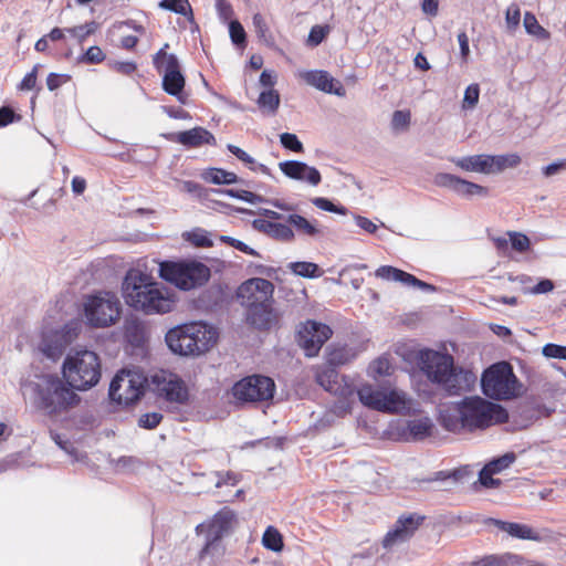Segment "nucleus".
<instances>
[{
    "instance_id": "1",
    "label": "nucleus",
    "mask_w": 566,
    "mask_h": 566,
    "mask_svg": "<svg viewBox=\"0 0 566 566\" xmlns=\"http://www.w3.org/2000/svg\"><path fill=\"white\" fill-rule=\"evenodd\" d=\"M441 426L451 432L484 430L505 423L509 413L501 405L481 397H465L460 402L447 406L440 411Z\"/></svg>"
},
{
    "instance_id": "2",
    "label": "nucleus",
    "mask_w": 566,
    "mask_h": 566,
    "mask_svg": "<svg viewBox=\"0 0 566 566\" xmlns=\"http://www.w3.org/2000/svg\"><path fill=\"white\" fill-rule=\"evenodd\" d=\"M122 295L129 307L147 315L166 314L175 307L172 294L149 274L137 269L127 271Z\"/></svg>"
},
{
    "instance_id": "3",
    "label": "nucleus",
    "mask_w": 566,
    "mask_h": 566,
    "mask_svg": "<svg viewBox=\"0 0 566 566\" xmlns=\"http://www.w3.org/2000/svg\"><path fill=\"white\" fill-rule=\"evenodd\" d=\"M413 361L430 384L443 389L448 395L457 396L465 389L461 382L462 368L455 366L453 356L444 348H421L415 352Z\"/></svg>"
},
{
    "instance_id": "4",
    "label": "nucleus",
    "mask_w": 566,
    "mask_h": 566,
    "mask_svg": "<svg viewBox=\"0 0 566 566\" xmlns=\"http://www.w3.org/2000/svg\"><path fill=\"white\" fill-rule=\"evenodd\" d=\"M218 331L202 322H191L170 328L166 343L171 352L181 356H199L211 349L218 340Z\"/></svg>"
},
{
    "instance_id": "5",
    "label": "nucleus",
    "mask_w": 566,
    "mask_h": 566,
    "mask_svg": "<svg viewBox=\"0 0 566 566\" xmlns=\"http://www.w3.org/2000/svg\"><path fill=\"white\" fill-rule=\"evenodd\" d=\"M74 390L57 376H43L33 387L34 406L50 417L67 412L81 401Z\"/></svg>"
},
{
    "instance_id": "6",
    "label": "nucleus",
    "mask_w": 566,
    "mask_h": 566,
    "mask_svg": "<svg viewBox=\"0 0 566 566\" xmlns=\"http://www.w3.org/2000/svg\"><path fill=\"white\" fill-rule=\"evenodd\" d=\"M62 375L72 389L88 390L101 380V358L95 352L88 349L71 352L62 364Z\"/></svg>"
},
{
    "instance_id": "7",
    "label": "nucleus",
    "mask_w": 566,
    "mask_h": 566,
    "mask_svg": "<svg viewBox=\"0 0 566 566\" xmlns=\"http://www.w3.org/2000/svg\"><path fill=\"white\" fill-rule=\"evenodd\" d=\"M159 276L181 291H190L205 285L211 271L196 260L163 261L159 264Z\"/></svg>"
},
{
    "instance_id": "8",
    "label": "nucleus",
    "mask_w": 566,
    "mask_h": 566,
    "mask_svg": "<svg viewBox=\"0 0 566 566\" xmlns=\"http://www.w3.org/2000/svg\"><path fill=\"white\" fill-rule=\"evenodd\" d=\"M481 385L483 394L495 400L512 399L518 391V380L506 361L490 366L482 375Z\"/></svg>"
},
{
    "instance_id": "9",
    "label": "nucleus",
    "mask_w": 566,
    "mask_h": 566,
    "mask_svg": "<svg viewBox=\"0 0 566 566\" xmlns=\"http://www.w3.org/2000/svg\"><path fill=\"white\" fill-rule=\"evenodd\" d=\"M120 312L118 297L109 292L90 295L84 302V316L93 327L103 328L115 324Z\"/></svg>"
},
{
    "instance_id": "10",
    "label": "nucleus",
    "mask_w": 566,
    "mask_h": 566,
    "mask_svg": "<svg viewBox=\"0 0 566 566\" xmlns=\"http://www.w3.org/2000/svg\"><path fill=\"white\" fill-rule=\"evenodd\" d=\"M357 395L365 407L385 413H398L407 407L406 395L397 389L364 384Z\"/></svg>"
},
{
    "instance_id": "11",
    "label": "nucleus",
    "mask_w": 566,
    "mask_h": 566,
    "mask_svg": "<svg viewBox=\"0 0 566 566\" xmlns=\"http://www.w3.org/2000/svg\"><path fill=\"white\" fill-rule=\"evenodd\" d=\"M147 377L139 370H120L109 385L108 395L118 405L130 406L145 394Z\"/></svg>"
},
{
    "instance_id": "12",
    "label": "nucleus",
    "mask_w": 566,
    "mask_h": 566,
    "mask_svg": "<svg viewBox=\"0 0 566 566\" xmlns=\"http://www.w3.org/2000/svg\"><path fill=\"white\" fill-rule=\"evenodd\" d=\"M166 43L153 59L155 69L163 73V90L172 96H179L185 88L186 80L180 70V64L175 54L167 52Z\"/></svg>"
},
{
    "instance_id": "13",
    "label": "nucleus",
    "mask_w": 566,
    "mask_h": 566,
    "mask_svg": "<svg viewBox=\"0 0 566 566\" xmlns=\"http://www.w3.org/2000/svg\"><path fill=\"white\" fill-rule=\"evenodd\" d=\"M275 384L272 378L263 375L247 376L237 381L232 396L242 402H262L273 398Z\"/></svg>"
},
{
    "instance_id": "14",
    "label": "nucleus",
    "mask_w": 566,
    "mask_h": 566,
    "mask_svg": "<svg viewBox=\"0 0 566 566\" xmlns=\"http://www.w3.org/2000/svg\"><path fill=\"white\" fill-rule=\"evenodd\" d=\"M237 514L228 506L222 507L218 511L208 523L199 524L196 527L197 534L206 532L207 541L200 552V558H203L210 551V548L222 539L223 536L228 535L237 524Z\"/></svg>"
},
{
    "instance_id": "15",
    "label": "nucleus",
    "mask_w": 566,
    "mask_h": 566,
    "mask_svg": "<svg viewBox=\"0 0 566 566\" xmlns=\"http://www.w3.org/2000/svg\"><path fill=\"white\" fill-rule=\"evenodd\" d=\"M154 391L169 402L184 405L189 392L185 381L176 374L160 369L151 376Z\"/></svg>"
},
{
    "instance_id": "16",
    "label": "nucleus",
    "mask_w": 566,
    "mask_h": 566,
    "mask_svg": "<svg viewBox=\"0 0 566 566\" xmlns=\"http://www.w3.org/2000/svg\"><path fill=\"white\" fill-rule=\"evenodd\" d=\"M332 335L333 331L328 325L308 319L297 331V343L306 356L315 357Z\"/></svg>"
},
{
    "instance_id": "17",
    "label": "nucleus",
    "mask_w": 566,
    "mask_h": 566,
    "mask_svg": "<svg viewBox=\"0 0 566 566\" xmlns=\"http://www.w3.org/2000/svg\"><path fill=\"white\" fill-rule=\"evenodd\" d=\"M274 284L262 277H252L238 287L237 296L245 308L266 302H274Z\"/></svg>"
},
{
    "instance_id": "18",
    "label": "nucleus",
    "mask_w": 566,
    "mask_h": 566,
    "mask_svg": "<svg viewBox=\"0 0 566 566\" xmlns=\"http://www.w3.org/2000/svg\"><path fill=\"white\" fill-rule=\"evenodd\" d=\"M424 521L426 516L419 513L401 514L394 527L384 536L381 542L382 547L391 548L397 544L407 542L415 535Z\"/></svg>"
},
{
    "instance_id": "19",
    "label": "nucleus",
    "mask_w": 566,
    "mask_h": 566,
    "mask_svg": "<svg viewBox=\"0 0 566 566\" xmlns=\"http://www.w3.org/2000/svg\"><path fill=\"white\" fill-rule=\"evenodd\" d=\"M316 382L326 391L343 398L348 399L355 392L353 381L340 375L335 368L331 366L317 367L315 371Z\"/></svg>"
},
{
    "instance_id": "20",
    "label": "nucleus",
    "mask_w": 566,
    "mask_h": 566,
    "mask_svg": "<svg viewBox=\"0 0 566 566\" xmlns=\"http://www.w3.org/2000/svg\"><path fill=\"white\" fill-rule=\"evenodd\" d=\"M247 322L260 331H270L276 327L280 322V315L274 308V302H266L247 308Z\"/></svg>"
},
{
    "instance_id": "21",
    "label": "nucleus",
    "mask_w": 566,
    "mask_h": 566,
    "mask_svg": "<svg viewBox=\"0 0 566 566\" xmlns=\"http://www.w3.org/2000/svg\"><path fill=\"white\" fill-rule=\"evenodd\" d=\"M280 170L289 178L305 180L312 186L322 181L321 172L315 167H310L303 161L286 160L279 164Z\"/></svg>"
},
{
    "instance_id": "22",
    "label": "nucleus",
    "mask_w": 566,
    "mask_h": 566,
    "mask_svg": "<svg viewBox=\"0 0 566 566\" xmlns=\"http://www.w3.org/2000/svg\"><path fill=\"white\" fill-rule=\"evenodd\" d=\"M375 275L386 281L400 282L405 285L419 287L421 290H434V287L431 284H428L417 279L415 275L391 265H382L378 268L375 272Z\"/></svg>"
},
{
    "instance_id": "23",
    "label": "nucleus",
    "mask_w": 566,
    "mask_h": 566,
    "mask_svg": "<svg viewBox=\"0 0 566 566\" xmlns=\"http://www.w3.org/2000/svg\"><path fill=\"white\" fill-rule=\"evenodd\" d=\"M304 78L310 85L322 92L340 97L346 95V90L342 83L332 77L326 71H310L305 74Z\"/></svg>"
},
{
    "instance_id": "24",
    "label": "nucleus",
    "mask_w": 566,
    "mask_h": 566,
    "mask_svg": "<svg viewBox=\"0 0 566 566\" xmlns=\"http://www.w3.org/2000/svg\"><path fill=\"white\" fill-rule=\"evenodd\" d=\"M175 142L189 147L197 148L202 145H216L214 136L203 127H195L176 134Z\"/></svg>"
},
{
    "instance_id": "25",
    "label": "nucleus",
    "mask_w": 566,
    "mask_h": 566,
    "mask_svg": "<svg viewBox=\"0 0 566 566\" xmlns=\"http://www.w3.org/2000/svg\"><path fill=\"white\" fill-rule=\"evenodd\" d=\"M253 227L275 240L290 242L294 239V232L287 224L266 219H256L253 221Z\"/></svg>"
},
{
    "instance_id": "26",
    "label": "nucleus",
    "mask_w": 566,
    "mask_h": 566,
    "mask_svg": "<svg viewBox=\"0 0 566 566\" xmlns=\"http://www.w3.org/2000/svg\"><path fill=\"white\" fill-rule=\"evenodd\" d=\"M124 337L130 346L144 348L149 337L148 327L139 319H129L124 326Z\"/></svg>"
},
{
    "instance_id": "27",
    "label": "nucleus",
    "mask_w": 566,
    "mask_h": 566,
    "mask_svg": "<svg viewBox=\"0 0 566 566\" xmlns=\"http://www.w3.org/2000/svg\"><path fill=\"white\" fill-rule=\"evenodd\" d=\"M457 167L465 171L491 174L492 169L489 161V155H473L452 159Z\"/></svg>"
},
{
    "instance_id": "28",
    "label": "nucleus",
    "mask_w": 566,
    "mask_h": 566,
    "mask_svg": "<svg viewBox=\"0 0 566 566\" xmlns=\"http://www.w3.org/2000/svg\"><path fill=\"white\" fill-rule=\"evenodd\" d=\"M356 357V352L346 345H329L326 348V361L335 368L350 363Z\"/></svg>"
},
{
    "instance_id": "29",
    "label": "nucleus",
    "mask_w": 566,
    "mask_h": 566,
    "mask_svg": "<svg viewBox=\"0 0 566 566\" xmlns=\"http://www.w3.org/2000/svg\"><path fill=\"white\" fill-rule=\"evenodd\" d=\"M492 524L497 526L503 532H506L513 537L522 538V539H531L534 538V532L531 527L525 524L514 523V522H504L501 520H491Z\"/></svg>"
},
{
    "instance_id": "30",
    "label": "nucleus",
    "mask_w": 566,
    "mask_h": 566,
    "mask_svg": "<svg viewBox=\"0 0 566 566\" xmlns=\"http://www.w3.org/2000/svg\"><path fill=\"white\" fill-rule=\"evenodd\" d=\"M252 23L259 41L269 48H273L275 45V36L264 17L261 13H255L252 18Z\"/></svg>"
},
{
    "instance_id": "31",
    "label": "nucleus",
    "mask_w": 566,
    "mask_h": 566,
    "mask_svg": "<svg viewBox=\"0 0 566 566\" xmlns=\"http://www.w3.org/2000/svg\"><path fill=\"white\" fill-rule=\"evenodd\" d=\"M491 174L501 172L506 168H514L520 165L521 157L516 154L489 155Z\"/></svg>"
},
{
    "instance_id": "32",
    "label": "nucleus",
    "mask_w": 566,
    "mask_h": 566,
    "mask_svg": "<svg viewBox=\"0 0 566 566\" xmlns=\"http://www.w3.org/2000/svg\"><path fill=\"white\" fill-rule=\"evenodd\" d=\"M259 108L266 114L273 115L280 106V94L277 91L270 88L261 92L256 101Z\"/></svg>"
},
{
    "instance_id": "33",
    "label": "nucleus",
    "mask_w": 566,
    "mask_h": 566,
    "mask_svg": "<svg viewBox=\"0 0 566 566\" xmlns=\"http://www.w3.org/2000/svg\"><path fill=\"white\" fill-rule=\"evenodd\" d=\"M202 178L213 185H231L238 181L234 172L221 168H210L202 174Z\"/></svg>"
},
{
    "instance_id": "34",
    "label": "nucleus",
    "mask_w": 566,
    "mask_h": 566,
    "mask_svg": "<svg viewBox=\"0 0 566 566\" xmlns=\"http://www.w3.org/2000/svg\"><path fill=\"white\" fill-rule=\"evenodd\" d=\"M394 371V366L389 359V356L382 355L374 359L368 366V375L374 379L379 377L389 376Z\"/></svg>"
},
{
    "instance_id": "35",
    "label": "nucleus",
    "mask_w": 566,
    "mask_h": 566,
    "mask_svg": "<svg viewBox=\"0 0 566 566\" xmlns=\"http://www.w3.org/2000/svg\"><path fill=\"white\" fill-rule=\"evenodd\" d=\"M286 221L292 224L300 233L308 235V237H316L319 234V229L316 227L315 223L308 221L306 218H304L301 214H290L286 219Z\"/></svg>"
},
{
    "instance_id": "36",
    "label": "nucleus",
    "mask_w": 566,
    "mask_h": 566,
    "mask_svg": "<svg viewBox=\"0 0 566 566\" xmlns=\"http://www.w3.org/2000/svg\"><path fill=\"white\" fill-rule=\"evenodd\" d=\"M523 24L525 28V31L536 36L539 40H548L551 39V33L548 30H546L544 27H542L536 17L532 12H525Z\"/></svg>"
},
{
    "instance_id": "37",
    "label": "nucleus",
    "mask_w": 566,
    "mask_h": 566,
    "mask_svg": "<svg viewBox=\"0 0 566 566\" xmlns=\"http://www.w3.org/2000/svg\"><path fill=\"white\" fill-rule=\"evenodd\" d=\"M99 29V23L96 21H90L81 25L66 28L65 31L75 38L80 44H82L88 36L96 33Z\"/></svg>"
},
{
    "instance_id": "38",
    "label": "nucleus",
    "mask_w": 566,
    "mask_h": 566,
    "mask_svg": "<svg viewBox=\"0 0 566 566\" xmlns=\"http://www.w3.org/2000/svg\"><path fill=\"white\" fill-rule=\"evenodd\" d=\"M262 544L273 552H281L284 546L281 533L273 526L266 527L262 536Z\"/></svg>"
},
{
    "instance_id": "39",
    "label": "nucleus",
    "mask_w": 566,
    "mask_h": 566,
    "mask_svg": "<svg viewBox=\"0 0 566 566\" xmlns=\"http://www.w3.org/2000/svg\"><path fill=\"white\" fill-rule=\"evenodd\" d=\"M161 9L181 14L192 15L191 6L188 0H161L159 2Z\"/></svg>"
},
{
    "instance_id": "40",
    "label": "nucleus",
    "mask_w": 566,
    "mask_h": 566,
    "mask_svg": "<svg viewBox=\"0 0 566 566\" xmlns=\"http://www.w3.org/2000/svg\"><path fill=\"white\" fill-rule=\"evenodd\" d=\"M106 60V54L104 51L97 46H90L82 55L78 56L77 61L82 64H99Z\"/></svg>"
},
{
    "instance_id": "41",
    "label": "nucleus",
    "mask_w": 566,
    "mask_h": 566,
    "mask_svg": "<svg viewBox=\"0 0 566 566\" xmlns=\"http://www.w3.org/2000/svg\"><path fill=\"white\" fill-rule=\"evenodd\" d=\"M455 192L464 197L484 196L488 193V189L483 186L461 178L459 186L455 188Z\"/></svg>"
},
{
    "instance_id": "42",
    "label": "nucleus",
    "mask_w": 566,
    "mask_h": 566,
    "mask_svg": "<svg viewBox=\"0 0 566 566\" xmlns=\"http://www.w3.org/2000/svg\"><path fill=\"white\" fill-rule=\"evenodd\" d=\"M290 269L293 273L303 277H316L319 271L317 264L306 261L292 262Z\"/></svg>"
},
{
    "instance_id": "43",
    "label": "nucleus",
    "mask_w": 566,
    "mask_h": 566,
    "mask_svg": "<svg viewBox=\"0 0 566 566\" xmlns=\"http://www.w3.org/2000/svg\"><path fill=\"white\" fill-rule=\"evenodd\" d=\"M506 234L514 251L525 253L531 249V240L526 234L517 231H507Z\"/></svg>"
},
{
    "instance_id": "44",
    "label": "nucleus",
    "mask_w": 566,
    "mask_h": 566,
    "mask_svg": "<svg viewBox=\"0 0 566 566\" xmlns=\"http://www.w3.org/2000/svg\"><path fill=\"white\" fill-rule=\"evenodd\" d=\"M409 430L415 439H424L431 434L432 424L428 419H419L409 423Z\"/></svg>"
},
{
    "instance_id": "45",
    "label": "nucleus",
    "mask_w": 566,
    "mask_h": 566,
    "mask_svg": "<svg viewBox=\"0 0 566 566\" xmlns=\"http://www.w3.org/2000/svg\"><path fill=\"white\" fill-rule=\"evenodd\" d=\"M185 239L197 248H210L212 247L211 239L207 235V232L201 229L192 230L184 234Z\"/></svg>"
},
{
    "instance_id": "46",
    "label": "nucleus",
    "mask_w": 566,
    "mask_h": 566,
    "mask_svg": "<svg viewBox=\"0 0 566 566\" xmlns=\"http://www.w3.org/2000/svg\"><path fill=\"white\" fill-rule=\"evenodd\" d=\"M411 113L409 109L395 111L391 117V127L394 130H407L410 126Z\"/></svg>"
},
{
    "instance_id": "47",
    "label": "nucleus",
    "mask_w": 566,
    "mask_h": 566,
    "mask_svg": "<svg viewBox=\"0 0 566 566\" xmlns=\"http://www.w3.org/2000/svg\"><path fill=\"white\" fill-rule=\"evenodd\" d=\"M515 454L513 452H509L502 457L492 460L491 462L485 464V467L489 468L491 472L497 474L503 470L507 469L515 461Z\"/></svg>"
},
{
    "instance_id": "48",
    "label": "nucleus",
    "mask_w": 566,
    "mask_h": 566,
    "mask_svg": "<svg viewBox=\"0 0 566 566\" xmlns=\"http://www.w3.org/2000/svg\"><path fill=\"white\" fill-rule=\"evenodd\" d=\"M231 41L238 46H245L247 34L242 24L238 20H231L229 23Z\"/></svg>"
},
{
    "instance_id": "49",
    "label": "nucleus",
    "mask_w": 566,
    "mask_h": 566,
    "mask_svg": "<svg viewBox=\"0 0 566 566\" xmlns=\"http://www.w3.org/2000/svg\"><path fill=\"white\" fill-rule=\"evenodd\" d=\"M460 177L448 174V172H440L434 176V185L438 187L449 188L455 191L457 186H459Z\"/></svg>"
},
{
    "instance_id": "50",
    "label": "nucleus",
    "mask_w": 566,
    "mask_h": 566,
    "mask_svg": "<svg viewBox=\"0 0 566 566\" xmlns=\"http://www.w3.org/2000/svg\"><path fill=\"white\" fill-rule=\"evenodd\" d=\"M281 144L284 148L294 151V153H303L304 147L303 144L300 142L297 136L295 134L291 133H283L280 136Z\"/></svg>"
},
{
    "instance_id": "51",
    "label": "nucleus",
    "mask_w": 566,
    "mask_h": 566,
    "mask_svg": "<svg viewBox=\"0 0 566 566\" xmlns=\"http://www.w3.org/2000/svg\"><path fill=\"white\" fill-rule=\"evenodd\" d=\"M108 67L122 75L129 76L137 71V64L134 61H112L108 63Z\"/></svg>"
},
{
    "instance_id": "52",
    "label": "nucleus",
    "mask_w": 566,
    "mask_h": 566,
    "mask_svg": "<svg viewBox=\"0 0 566 566\" xmlns=\"http://www.w3.org/2000/svg\"><path fill=\"white\" fill-rule=\"evenodd\" d=\"M313 205L324 211L334 212L338 214H346L347 209L343 206H336L327 198L316 197L312 200Z\"/></svg>"
},
{
    "instance_id": "53",
    "label": "nucleus",
    "mask_w": 566,
    "mask_h": 566,
    "mask_svg": "<svg viewBox=\"0 0 566 566\" xmlns=\"http://www.w3.org/2000/svg\"><path fill=\"white\" fill-rule=\"evenodd\" d=\"M471 566H509L507 558L501 555H486L471 563Z\"/></svg>"
},
{
    "instance_id": "54",
    "label": "nucleus",
    "mask_w": 566,
    "mask_h": 566,
    "mask_svg": "<svg viewBox=\"0 0 566 566\" xmlns=\"http://www.w3.org/2000/svg\"><path fill=\"white\" fill-rule=\"evenodd\" d=\"M480 96V87L478 84H471L467 87L464 92L462 107L471 109L475 107L479 102Z\"/></svg>"
},
{
    "instance_id": "55",
    "label": "nucleus",
    "mask_w": 566,
    "mask_h": 566,
    "mask_svg": "<svg viewBox=\"0 0 566 566\" xmlns=\"http://www.w3.org/2000/svg\"><path fill=\"white\" fill-rule=\"evenodd\" d=\"M39 69L40 65L36 64L32 67V70L29 73L24 75V77L18 85V88L20 91H31L36 88Z\"/></svg>"
},
{
    "instance_id": "56",
    "label": "nucleus",
    "mask_w": 566,
    "mask_h": 566,
    "mask_svg": "<svg viewBox=\"0 0 566 566\" xmlns=\"http://www.w3.org/2000/svg\"><path fill=\"white\" fill-rule=\"evenodd\" d=\"M505 21L509 30H515L521 21V9L518 4L512 3L505 13Z\"/></svg>"
},
{
    "instance_id": "57",
    "label": "nucleus",
    "mask_w": 566,
    "mask_h": 566,
    "mask_svg": "<svg viewBox=\"0 0 566 566\" xmlns=\"http://www.w3.org/2000/svg\"><path fill=\"white\" fill-rule=\"evenodd\" d=\"M329 33V27L328 25H314L312 27L310 34H308V43L311 45H318L323 42V40L327 36Z\"/></svg>"
},
{
    "instance_id": "58",
    "label": "nucleus",
    "mask_w": 566,
    "mask_h": 566,
    "mask_svg": "<svg viewBox=\"0 0 566 566\" xmlns=\"http://www.w3.org/2000/svg\"><path fill=\"white\" fill-rule=\"evenodd\" d=\"M542 353L547 358H557L566 360V346L549 343L543 347Z\"/></svg>"
},
{
    "instance_id": "59",
    "label": "nucleus",
    "mask_w": 566,
    "mask_h": 566,
    "mask_svg": "<svg viewBox=\"0 0 566 566\" xmlns=\"http://www.w3.org/2000/svg\"><path fill=\"white\" fill-rule=\"evenodd\" d=\"M163 420V415L159 412L144 413L138 420V424L145 429H155Z\"/></svg>"
},
{
    "instance_id": "60",
    "label": "nucleus",
    "mask_w": 566,
    "mask_h": 566,
    "mask_svg": "<svg viewBox=\"0 0 566 566\" xmlns=\"http://www.w3.org/2000/svg\"><path fill=\"white\" fill-rule=\"evenodd\" d=\"M21 119V115L17 114L11 107L2 106L0 108V128L6 127Z\"/></svg>"
},
{
    "instance_id": "61",
    "label": "nucleus",
    "mask_w": 566,
    "mask_h": 566,
    "mask_svg": "<svg viewBox=\"0 0 566 566\" xmlns=\"http://www.w3.org/2000/svg\"><path fill=\"white\" fill-rule=\"evenodd\" d=\"M70 80L71 76L67 74L50 73L46 77V86L50 91H55Z\"/></svg>"
},
{
    "instance_id": "62",
    "label": "nucleus",
    "mask_w": 566,
    "mask_h": 566,
    "mask_svg": "<svg viewBox=\"0 0 566 566\" xmlns=\"http://www.w3.org/2000/svg\"><path fill=\"white\" fill-rule=\"evenodd\" d=\"M494 472H491V470L484 465L480 471L479 481L485 488H497L501 484V481L499 479H494Z\"/></svg>"
},
{
    "instance_id": "63",
    "label": "nucleus",
    "mask_w": 566,
    "mask_h": 566,
    "mask_svg": "<svg viewBox=\"0 0 566 566\" xmlns=\"http://www.w3.org/2000/svg\"><path fill=\"white\" fill-rule=\"evenodd\" d=\"M216 8L221 20L230 21L233 17V9L228 0H216Z\"/></svg>"
},
{
    "instance_id": "64",
    "label": "nucleus",
    "mask_w": 566,
    "mask_h": 566,
    "mask_svg": "<svg viewBox=\"0 0 566 566\" xmlns=\"http://www.w3.org/2000/svg\"><path fill=\"white\" fill-rule=\"evenodd\" d=\"M222 241L227 242L229 245L235 248L237 250H239L248 255H252V256L258 255V252L254 249L250 248L248 244H245L244 242H242L238 239H234L231 237H222Z\"/></svg>"
}]
</instances>
